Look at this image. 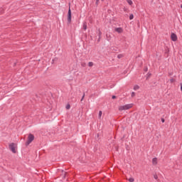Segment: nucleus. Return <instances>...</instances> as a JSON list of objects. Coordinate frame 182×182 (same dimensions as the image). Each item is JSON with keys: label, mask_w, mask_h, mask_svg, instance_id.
I'll use <instances>...</instances> for the list:
<instances>
[{"label": "nucleus", "mask_w": 182, "mask_h": 182, "mask_svg": "<svg viewBox=\"0 0 182 182\" xmlns=\"http://www.w3.org/2000/svg\"><path fill=\"white\" fill-rule=\"evenodd\" d=\"M181 8L182 9V4L181 5Z\"/></svg>", "instance_id": "393cba45"}, {"label": "nucleus", "mask_w": 182, "mask_h": 182, "mask_svg": "<svg viewBox=\"0 0 182 182\" xmlns=\"http://www.w3.org/2000/svg\"><path fill=\"white\" fill-rule=\"evenodd\" d=\"M65 109H67V110H69V109H70V105H67Z\"/></svg>", "instance_id": "ddd939ff"}, {"label": "nucleus", "mask_w": 182, "mask_h": 182, "mask_svg": "<svg viewBox=\"0 0 182 182\" xmlns=\"http://www.w3.org/2000/svg\"><path fill=\"white\" fill-rule=\"evenodd\" d=\"M63 176H66V172L65 171H63Z\"/></svg>", "instance_id": "aec40b11"}, {"label": "nucleus", "mask_w": 182, "mask_h": 182, "mask_svg": "<svg viewBox=\"0 0 182 182\" xmlns=\"http://www.w3.org/2000/svg\"><path fill=\"white\" fill-rule=\"evenodd\" d=\"M117 58H118V59H121V58H123V55L119 54V55H118Z\"/></svg>", "instance_id": "a211bd4d"}, {"label": "nucleus", "mask_w": 182, "mask_h": 182, "mask_svg": "<svg viewBox=\"0 0 182 182\" xmlns=\"http://www.w3.org/2000/svg\"><path fill=\"white\" fill-rule=\"evenodd\" d=\"M154 178H155V180H157V178H158L157 175H154Z\"/></svg>", "instance_id": "6ab92c4d"}, {"label": "nucleus", "mask_w": 182, "mask_h": 182, "mask_svg": "<svg viewBox=\"0 0 182 182\" xmlns=\"http://www.w3.org/2000/svg\"><path fill=\"white\" fill-rule=\"evenodd\" d=\"M68 22H69V23L72 22V11H70V9L68 10Z\"/></svg>", "instance_id": "20e7f679"}, {"label": "nucleus", "mask_w": 182, "mask_h": 182, "mask_svg": "<svg viewBox=\"0 0 182 182\" xmlns=\"http://www.w3.org/2000/svg\"><path fill=\"white\" fill-rule=\"evenodd\" d=\"M83 29H84L85 31H86V29H87V25H86L85 23L83 24Z\"/></svg>", "instance_id": "1a4fd4ad"}, {"label": "nucleus", "mask_w": 182, "mask_h": 182, "mask_svg": "<svg viewBox=\"0 0 182 182\" xmlns=\"http://www.w3.org/2000/svg\"><path fill=\"white\" fill-rule=\"evenodd\" d=\"M9 149L12 151V153H16V150H18V144L11 143L9 145Z\"/></svg>", "instance_id": "f257e3e1"}, {"label": "nucleus", "mask_w": 182, "mask_h": 182, "mask_svg": "<svg viewBox=\"0 0 182 182\" xmlns=\"http://www.w3.org/2000/svg\"><path fill=\"white\" fill-rule=\"evenodd\" d=\"M170 82H171V83H174V82H176V80L172 78L170 80Z\"/></svg>", "instance_id": "f3484780"}, {"label": "nucleus", "mask_w": 182, "mask_h": 182, "mask_svg": "<svg viewBox=\"0 0 182 182\" xmlns=\"http://www.w3.org/2000/svg\"><path fill=\"white\" fill-rule=\"evenodd\" d=\"M181 90L182 91V85H181Z\"/></svg>", "instance_id": "b1692460"}, {"label": "nucleus", "mask_w": 182, "mask_h": 182, "mask_svg": "<svg viewBox=\"0 0 182 182\" xmlns=\"http://www.w3.org/2000/svg\"><path fill=\"white\" fill-rule=\"evenodd\" d=\"M84 98H85V95L82 96V97L81 99V102H82V100H83Z\"/></svg>", "instance_id": "412c9836"}, {"label": "nucleus", "mask_w": 182, "mask_h": 182, "mask_svg": "<svg viewBox=\"0 0 182 182\" xmlns=\"http://www.w3.org/2000/svg\"><path fill=\"white\" fill-rule=\"evenodd\" d=\"M139 89H140V87H139V85H135L134 87V90H139Z\"/></svg>", "instance_id": "6e6552de"}, {"label": "nucleus", "mask_w": 182, "mask_h": 182, "mask_svg": "<svg viewBox=\"0 0 182 182\" xmlns=\"http://www.w3.org/2000/svg\"><path fill=\"white\" fill-rule=\"evenodd\" d=\"M133 107V104H127L126 105H122L119 107V112H123V110H129Z\"/></svg>", "instance_id": "f03ea898"}, {"label": "nucleus", "mask_w": 182, "mask_h": 182, "mask_svg": "<svg viewBox=\"0 0 182 182\" xmlns=\"http://www.w3.org/2000/svg\"><path fill=\"white\" fill-rule=\"evenodd\" d=\"M133 18H134V16H133V14H130V16H129L130 21H132V19H133Z\"/></svg>", "instance_id": "dca6fc26"}, {"label": "nucleus", "mask_w": 182, "mask_h": 182, "mask_svg": "<svg viewBox=\"0 0 182 182\" xmlns=\"http://www.w3.org/2000/svg\"><path fill=\"white\" fill-rule=\"evenodd\" d=\"M33 140H35V136H33V134H30L28 136V140L26 143V146H29V144L33 142Z\"/></svg>", "instance_id": "7ed1b4c3"}, {"label": "nucleus", "mask_w": 182, "mask_h": 182, "mask_svg": "<svg viewBox=\"0 0 182 182\" xmlns=\"http://www.w3.org/2000/svg\"><path fill=\"white\" fill-rule=\"evenodd\" d=\"M134 96H136V93L134 92H132L131 94V97H134Z\"/></svg>", "instance_id": "4468645a"}, {"label": "nucleus", "mask_w": 182, "mask_h": 182, "mask_svg": "<svg viewBox=\"0 0 182 182\" xmlns=\"http://www.w3.org/2000/svg\"><path fill=\"white\" fill-rule=\"evenodd\" d=\"M112 99H116V96L113 95Z\"/></svg>", "instance_id": "4be33fe9"}, {"label": "nucleus", "mask_w": 182, "mask_h": 182, "mask_svg": "<svg viewBox=\"0 0 182 182\" xmlns=\"http://www.w3.org/2000/svg\"><path fill=\"white\" fill-rule=\"evenodd\" d=\"M88 66H90V68H92V66H93V62H89Z\"/></svg>", "instance_id": "9b49d317"}, {"label": "nucleus", "mask_w": 182, "mask_h": 182, "mask_svg": "<svg viewBox=\"0 0 182 182\" xmlns=\"http://www.w3.org/2000/svg\"><path fill=\"white\" fill-rule=\"evenodd\" d=\"M171 39L173 41V42H177V35L176 33H172L171 34Z\"/></svg>", "instance_id": "39448f33"}, {"label": "nucleus", "mask_w": 182, "mask_h": 182, "mask_svg": "<svg viewBox=\"0 0 182 182\" xmlns=\"http://www.w3.org/2000/svg\"><path fill=\"white\" fill-rule=\"evenodd\" d=\"M128 181H129V182H134V178H129L128 179Z\"/></svg>", "instance_id": "f8f14e48"}, {"label": "nucleus", "mask_w": 182, "mask_h": 182, "mask_svg": "<svg viewBox=\"0 0 182 182\" xmlns=\"http://www.w3.org/2000/svg\"><path fill=\"white\" fill-rule=\"evenodd\" d=\"M162 123H164V119H161Z\"/></svg>", "instance_id": "5701e85b"}, {"label": "nucleus", "mask_w": 182, "mask_h": 182, "mask_svg": "<svg viewBox=\"0 0 182 182\" xmlns=\"http://www.w3.org/2000/svg\"><path fill=\"white\" fill-rule=\"evenodd\" d=\"M115 32H117L118 33H123V28H116L114 29Z\"/></svg>", "instance_id": "423d86ee"}, {"label": "nucleus", "mask_w": 182, "mask_h": 182, "mask_svg": "<svg viewBox=\"0 0 182 182\" xmlns=\"http://www.w3.org/2000/svg\"><path fill=\"white\" fill-rule=\"evenodd\" d=\"M98 117H99V119H100L102 117V111L99 112Z\"/></svg>", "instance_id": "2eb2a0df"}, {"label": "nucleus", "mask_w": 182, "mask_h": 182, "mask_svg": "<svg viewBox=\"0 0 182 182\" xmlns=\"http://www.w3.org/2000/svg\"><path fill=\"white\" fill-rule=\"evenodd\" d=\"M127 3L129 4V5L133 4V1L132 0H127Z\"/></svg>", "instance_id": "9d476101"}, {"label": "nucleus", "mask_w": 182, "mask_h": 182, "mask_svg": "<svg viewBox=\"0 0 182 182\" xmlns=\"http://www.w3.org/2000/svg\"><path fill=\"white\" fill-rule=\"evenodd\" d=\"M152 164H154V166H156L157 164V158H154L152 159Z\"/></svg>", "instance_id": "0eeeda50"}]
</instances>
